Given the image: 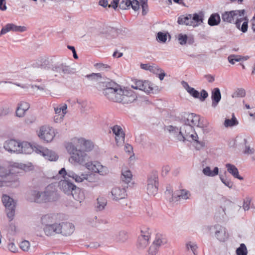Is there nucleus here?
<instances>
[{"label": "nucleus", "mask_w": 255, "mask_h": 255, "mask_svg": "<svg viewBox=\"0 0 255 255\" xmlns=\"http://www.w3.org/2000/svg\"><path fill=\"white\" fill-rule=\"evenodd\" d=\"M60 186L63 192L67 194H72L73 198L76 200H79V198L75 196V194L79 189L76 190V186L73 183L69 182L67 180H61L60 182Z\"/></svg>", "instance_id": "nucleus-19"}, {"label": "nucleus", "mask_w": 255, "mask_h": 255, "mask_svg": "<svg viewBox=\"0 0 255 255\" xmlns=\"http://www.w3.org/2000/svg\"><path fill=\"white\" fill-rule=\"evenodd\" d=\"M89 80L93 82H100L102 79V75L100 73H92L86 76Z\"/></svg>", "instance_id": "nucleus-43"}, {"label": "nucleus", "mask_w": 255, "mask_h": 255, "mask_svg": "<svg viewBox=\"0 0 255 255\" xmlns=\"http://www.w3.org/2000/svg\"><path fill=\"white\" fill-rule=\"evenodd\" d=\"M58 234L68 236L72 235L75 231V226L73 224H61L58 225Z\"/></svg>", "instance_id": "nucleus-26"}, {"label": "nucleus", "mask_w": 255, "mask_h": 255, "mask_svg": "<svg viewBox=\"0 0 255 255\" xmlns=\"http://www.w3.org/2000/svg\"><path fill=\"white\" fill-rule=\"evenodd\" d=\"M146 191L149 195H155L158 189V176L156 173L150 174L147 180Z\"/></svg>", "instance_id": "nucleus-12"}, {"label": "nucleus", "mask_w": 255, "mask_h": 255, "mask_svg": "<svg viewBox=\"0 0 255 255\" xmlns=\"http://www.w3.org/2000/svg\"><path fill=\"white\" fill-rule=\"evenodd\" d=\"M46 195V201L48 202H52L57 201L59 198V195L53 186L51 185L48 186L45 190Z\"/></svg>", "instance_id": "nucleus-25"}, {"label": "nucleus", "mask_w": 255, "mask_h": 255, "mask_svg": "<svg viewBox=\"0 0 255 255\" xmlns=\"http://www.w3.org/2000/svg\"><path fill=\"white\" fill-rule=\"evenodd\" d=\"M7 216L9 218V221H11L14 216L15 208H6Z\"/></svg>", "instance_id": "nucleus-51"}, {"label": "nucleus", "mask_w": 255, "mask_h": 255, "mask_svg": "<svg viewBox=\"0 0 255 255\" xmlns=\"http://www.w3.org/2000/svg\"><path fill=\"white\" fill-rule=\"evenodd\" d=\"M128 239V235L125 232H121L119 234V240L121 242H125Z\"/></svg>", "instance_id": "nucleus-56"}, {"label": "nucleus", "mask_w": 255, "mask_h": 255, "mask_svg": "<svg viewBox=\"0 0 255 255\" xmlns=\"http://www.w3.org/2000/svg\"><path fill=\"white\" fill-rule=\"evenodd\" d=\"M38 145L32 146L30 143L26 141H20L18 154H30L32 152H35V149Z\"/></svg>", "instance_id": "nucleus-23"}, {"label": "nucleus", "mask_w": 255, "mask_h": 255, "mask_svg": "<svg viewBox=\"0 0 255 255\" xmlns=\"http://www.w3.org/2000/svg\"><path fill=\"white\" fill-rule=\"evenodd\" d=\"M2 201L5 208H15V203L13 199L7 195H3Z\"/></svg>", "instance_id": "nucleus-36"}, {"label": "nucleus", "mask_w": 255, "mask_h": 255, "mask_svg": "<svg viewBox=\"0 0 255 255\" xmlns=\"http://www.w3.org/2000/svg\"><path fill=\"white\" fill-rule=\"evenodd\" d=\"M251 200L249 198H246L244 201L243 209L244 211H248L250 208Z\"/></svg>", "instance_id": "nucleus-60"}, {"label": "nucleus", "mask_w": 255, "mask_h": 255, "mask_svg": "<svg viewBox=\"0 0 255 255\" xmlns=\"http://www.w3.org/2000/svg\"><path fill=\"white\" fill-rule=\"evenodd\" d=\"M34 197V202L38 203H47L46 195H45V191L43 192H39L38 191H34L33 193Z\"/></svg>", "instance_id": "nucleus-35"}, {"label": "nucleus", "mask_w": 255, "mask_h": 255, "mask_svg": "<svg viewBox=\"0 0 255 255\" xmlns=\"http://www.w3.org/2000/svg\"><path fill=\"white\" fill-rule=\"evenodd\" d=\"M20 248L24 252H28L30 249V243L27 240H23L20 243Z\"/></svg>", "instance_id": "nucleus-46"}, {"label": "nucleus", "mask_w": 255, "mask_h": 255, "mask_svg": "<svg viewBox=\"0 0 255 255\" xmlns=\"http://www.w3.org/2000/svg\"><path fill=\"white\" fill-rule=\"evenodd\" d=\"M106 88L103 90L104 95L109 100L123 104H128L133 102L136 96L133 91L113 82L107 84Z\"/></svg>", "instance_id": "nucleus-3"}, {"label": "nucleus", "mask_w": 255, "mask_h": 255, "mask_svg": "<svg viewBox=\"0 0 255 255\" xmlns=\"http://www.w3.org/2000/svg\"><path fill=\"white\" fill-rule=\"evenodd\" d=\"M130 6H131L134 10L136 11L139 9V1L137 0H133L131 1V4H130Z\"/></svg>", "instance_id": "nucleus-59"}, {"label": "nucleus", "mask_w": 255, "mask_h": 255, "mask_svg": "<svg viewBox=\"0 0 255 255\" xmlns=\"http://www.w3.org/2000/svg\"><path fill=\"white\" fill-rule=\"evenodd\" d=\"M99 167H97L96 173H98L100 175L105 176L107 175L109 170L107 167L103 165L100 162L98 163Z\"/></svg>", "instance_id": "nucleus-42"}, {"label": "nucleus", "mask_w": 255, "mask_h": 255, "mask_svg": "<svg viewBox=\"0 0 255 255\" xmlns=\"http://www.w3.org/2000/svg\"><path fill=\"white\" fill-rule=\"evenodd\" d=\"M198 249V245L194 241H188L185 244V251L189 253H192L193 255H197Z\"/></svg>", "instance_id": "nucleus-30"}, {"label": "nucleus", "mask_w": 255, "mask_h": 255, "mask_svg": "<svg viewBox=\"0 0 255 255\" xmlns=\"http://www.w3.org/2000/svg\"><path fill=\"white\" fill-rule=\"evenodd\" d=\"M228 172L230 173L234 177L239 180H243V177L239 175L238 168L233 164L227 163L226 164Z\"/></svg>", "instance_id": "nucleus-32"}, {"label": "nucleus", "mask_w": 255, "mask_h": 255, "mask_svg": "<svg viewBox=\"0 0 255 255\" xmlns=\"http://www.w3.org/2000/svg\"><path fill=\"white\" fill-rule=\"evenodd\" d=\"M35 153L49 161H56L58 158V156L54 151L41 145H37L35 149Z\"/></svg>", "instance_id": "nucleus-17"}, {"label": "nucleus", "mask_w": 255, "mask_h": 255, "mask_svg": "<svg viewBox=\"0 0 255 255\" xmlns=\"http://www.w3.org/2000/svg\"><path fill=\"white\" fill-rule=\"evenodd\" d=\"M55 115L53 117V122L55 124H61L67 113V105L65 103L52 104Z\"/></svg>", "instance_id": "nucleus-9"}, {"label": "nucleus", "mask_w": 255, "mask_h": 255, "mask_svg": "<svg viewBox=\"0 0 255 255\" xmlns=\"http://www.w3.org/2000/svg\"><path fill=\"white\" fill-rule=\"evenodd\" d=\"M112 131L114 135L116 145L122 146L124 145L125 140V133L122 128L118 125H115L111 128Z\"/></svg>", "instance_id": "nucleus-18"}, {"label": "nucleus", "mask_w": 255, "mask_h": 255, "mask_svg": "<svg viewBox=\"0 0 255 255\" xmlns=\"http://www.w3.org/2000/svg\"><path fill=\"white\" fill-rule=\"evenodd\" d=\"M246 91L243 88L237 89L232 94L233 98H243L246 96Z\"/></svg>", "instance_id": "nucleus-44"}, {"label": "nucleus", "mask_w": 255, "mask_h": 255, "mask_svg": "<svg viewBox=\"0 0 255 255\" xmlns=\"http://www.w3.org/2000/svg\"><path fill=\"white\" fill-rule=\"evenodd\" d=\"M221 21L220 16L218 13L212 14L208 19V23L210 26L218 25Z\"/></svg>", "instance_id": "nucleus-37"}, {"label": "nucleus", "mask_w": 255, "mask_h": 255, "mask_svg": "<svg viewBox=\"0 0 255 255\" xmlns=\"http://www.w3.org/2000/svg\"><path fill=\"white\" fill-rule=\"evenodd\" d=\"M58 133L56 129L53 127L45 125L41 126L37 132L38 136L42 140L46 142L52 141Z\"/></svg>", "instance_id": "nucleus-7"}, {"label": "nucleus", "mask_w": 255, "mask_h": 255, "mask_svg": "<svg viewBox=\"0 0 255 255\" xmlns=\"http://www.w3.org/2000/svg\"><path fill=\"white\" fill-rule=\"evenodd\" d=\"M208 228L210 234L220 242H225L227 239L226 229L221 224H211Z\"/></svg>", "instance_id": "nucleus-10"}, {"label": "nucleus", "mask_w": 255, "mask_h": 255, "mask_svg": "<svg viewBox=\"0 0 255 255\" xmlns=\"http://www.w3.org/2000/svg\"><path fill=\"white\" fill-rule=\"evenodd\" d=\"M239 124V122L236 118L234 114H232L231 119H226L224 125L226 128L232 127L237 126Z\"/></svg>", "instance_id": "nucleus-39"}, {"label": "nucleus", "mask_w": 255, "mask_h": 255, "mask_svg": "<svg viewBox=\"0 0 255 255\" xmlns=\"http://www.w3.org/2000/svg\"><path fill=\"white\" fill-rule=\"evenodd\" d=\"M153 234V230L144 226L140 228L138 237L137 247L140 250L145 249L149 244V239Z\"/></svg>", "instance_id": "nucleus-8"}, {"label": "nucleus", "mask_w": 255, "mask_h": 255, "mask_svg": "<svg viewBox=\"0 0 255 255\" xmlns=\"http://www.w3.org/2000/svg\"><path fill=\"white\" fill-rule=\"evenodd\" d=\"M157 39L159 41L164 43L167 40V34L162 32H159L157 33Z\"/></svg>", "instance_id": "nucleus-54"}, {"label": "nucleus", "mask_w": 255, "mask_h": 255, "mask_svg": "<svg viewBox=\"0 0 255 255\" xmlns=\"http://www.w3.org/2000/svg\"><path fill=\"white\" fill-rule=\"evenodd\" d=\"M228 59L229 62L231 64H234L235 62H239V61H241L242 59H243L244 58L240 56L232 55H230L228 57Z\"/></svg>", "instance_id": "nucleus-47"}, {"label": "nucleus", "mask_w": 255, "mask_h": 255, "mask_svg": "<svg viewBox=\"0 0 255 255\" xmlns=\"http://www.w3.org/2000/svg\"><path fill=\"white\" fill-rule=\"evenodd\" d=\"M94 67L100 71L107 70L110 69V66L102 63H97L94 64Z\"/></svg>", "instance_id": "nucleus-49"}, {"label": "nucleus", "mask_w": 255, "mask_h": 255, "mask_svg": "<svg viewBox=\"0 0 255 255\" xmlns=\"http://www.w3.org/2000/svg\"><path fill=\"white\" fill-rule=\"evenodd\" d=\"M208 126V123L206 120L192 113L187 115L185 118V123L179 128L170 125L167 126L165 129L175 140L182 142L189 141L193 144L196 150H200L205 146V142L199 140L198 135L193 126L201 128L204 133H207L209 131Z\"/></svg>", "instance_id": "nucleus-1"}, {"label": "nucleus", "mask_w": 255, "mask_h": 255, "mask_svg": "<svg viewBox=\"0 0 255 255\" xmlns=\"http://www.w3.org/2000/svg\"><path fill=\"white\" fill-rule=\"evenodd\" d=\"M165 195L170 202H174L175 200H178V199L188 200L190 198L191 196L190 191L186 189L178 190L175 196L173 195L172 190L170 189L166 190Z\"/></svg>", "instance_id": "nucleus-13"}, {"label": "nucleus", "mask_w": 255, "mask_h": 255, "mask_svg": "<svg viewBox=\"0 0 255 255\" xmlns=\"http://www.w3.org/2000/svg\"><path fill=\"white\" fill-rule=\"evenodd\" d=\"M211 98L212 100V106L215 108L221 99V95L219 88H216L213 89L212 92Z\"/></svg>", "instance_id": "nucleus-31"}, {"label": "nucleus", "mask_w": 255, "mask_h": 255, "mask_svg": "<svg viewBox=\"0 0 255 255\" xmlns=\"http://www.w3.org/2000/svg\"><path fill=\"white\" fill-rule=\"evenodd\" d=\"M58 225L61 224H40L36 227V233L39 236H47L58 234Z\"/></svg>", "instance_id": "nucleus-11"}, {"label": "nucleus", "mask_w": 255, "mask_h": 255, "mask_svg": "<svg viewBox=\"0 0 255 255\" xmlns=\"http://www.w3.org/2000/svg\"><path fill=\"white\" fill-rule=\"evenodd\" d=\"M32 169V165L15 162L11 161H3L0 162V177L2 179L0 186L15 187L19 184V176L22 171H28Z\"/></svg>", "instance_id": "nucleus-2"}, {"label": "nucleus", "mask_w": 255, "mask_h": 255, "mask_svg": "<svg viewBox=\"0 0 255 255\" xmlns=\"http://www.w3.org/2000/svg\"><path fill=\"white\" fill-rule=\"evenodd\" d=\"M64 216L61 214H47L41 217L40 221L42 223L58 222L63 219Z\"/></svg>", "instance_id": "nucleus-24"}, {"label": "nucleus", "mask_w": 255, "mask_h": 255, "mask_svg": "<svg viewBox=\"0 0 255 255\" xmlns=\"http://www.w3.org/2000/svg\"><path fill=\"white\" fill-rule=\"evenodd\" d=\"M58 174L64 178H66L65 176L67 175L68 177L73 179L76 182H82L85 180L90 181V178L92 177V174L88 175L82 173L80 175H78L71 170L67 172L65 168H62L59 170Z\"/></svg>", "instance_id": "nucleus-15"}, {"label": "nucleus", "mask_w": 255, "mask_h": 255, "mask_svg": "<svg viewBox=\"0 0 255 255\" xmlns=\"http://www.w3.org/2000/svg\"><path fill=\"white\" fill-rule=\"evenodd\" d=\"M8 249L10 252L13 253H15L17 251L16 246L13 243H10L8 245Z\"/></svg>", "instance_id": "nucleus-64"}, {"label": "nucleus", "mask_w": 255, "mask_h": 255, "mask_svg": "<svg viewBox=\"0 0 255 255\" xmlns=\"http://www.w3.org/2000/svg\"><path fill=\"white\" fill-rule=\"evenodd\" d=\"M152 236H154L152 243L153 245L160 247L161 246L165 245L167 243V239L160 233H157L153 231V234Z\"/></svg>", "instance_id": "nucleus-28"}, {"label": "nucleus", "mask_w": 255, "mask_h": 255, "mask_svg": "<svg viewBox=\"0 0 255 255\" xmlns=\"http://www.w3.org/2000/svg\"><path fill=\"white\" fill-rule=\"evenodd\" d=\"M124 150L126 152L129 154L130 157H131V155L133 154L132 146L128 143L125 144Z\"/></svg>", "instance_id": "nucleus-55"}, {"label": "nucleus", "mask_w": 255, "mask_h": 255, "mask_svg": "<svg viewBox=\"0 0 255 255\" xmlns=\"http://www.w3.org/2000/svg\"><path fill=\"white\" fill-rule=\"evenodd\" d=\"M73 143L79 148H83L85 152L91 151L94 148V144L92 141L82 137H75L71 139Z\"/></svg>", "instance_id": "nucleus-16"}, {"label": "nucleus", "mask_w": 255, "mask_h": 255, "mask_svg": "<svg viewBox=\"0 0 255 255\" xmlns=\"http://www.w3.org/2000/svg\"><path fill=\"white\" fill-rule=\"evenodd\" d=\"M237 255H247L248 250L244 244H241L239 248L236 250Z\"/></svg>", "instance_id": "nucleus-45"}, {"label": "nucleus", "mask_w": 255, "mask_h": 255, "mask_svg": "<svg viewBox=\"0 0 255 255\" xmlns=\"http://www.w3.org/2000/svg\"><path fill=\"white\" fill-rule=\"evenodd\" d=\"M219 169L218 167H215L213 170L210 166H207L202 169L203 174L207 177H213L218 175Z\"/></svg>", "instance_id": "nucleus-33"}, {"label": "nucleus", "mask_w": 255, "mask_h": 255, "mask_svg": "<svg viewBox=\"0 0 255 255\" xmlns=\"http://www.w3.org/2000/svg\"><path fill=\"white\" fill-rule=\"evenodd\" d=\"M130 0H122L120 3L119 6L122 9H127L130 6Z\"/></svg>", "instance_id": "nucleus-50"}, {"label": "nucleus", "mask_w": 255, "mask_h": 255, "mask_svg": "<svg viewBox=\"0 0 255 255\" xmlns=\"http://www.w3.org/2000/svg\"><path fill=\"white\" fill-rule=\"evenodd\" d=\"M99 162L97 161H89L85 164L84 166L89 171L96 173L97 167H99Z\"/></svg>", "instance_id": "nucleus-40"}, {"label": "nucleus", "mask_w": 255, "mask_h": 255, "mask_svg": "<svg viewBox=\"0 0 255 255\" xmlns=\"http://www.w3.org/2000/svg\"><path fill=\"white\" fill-rule=\"evenodd\" d=\"M208 96V94L207 91L205 90H202L200 93V98L199 99H200L201 101H204Z\"/></svg>", "instance_id": "nucleus-61"}, {"label": "nucleus", "mask_w": 255, "mask_h": 255, "mask_svg": "<svg viewBox=\"0 0 255 255\" xmlns=\"http://www.w3.org/2000/svg\"><path fill=\"white\" fill-rule=\"evenodd\" d=\"M220 179L221 181H222V182L225 186H227L228 187H229L230 189L232 188L234 184L232 181H231L230 180L228 179H225V178H223L222 176H220Z\"/></svg>", "instance_id": "nucleus-53"}, {"label": "nucleus", "mask_w": 255, "mask_h": 255, "mask_svg": "<svg viewBox=\"0 0 255 255\" xmlns=\"http://www.w3.org/2000/svg\"><path fill=\"white\" fill-rule=\"evenodd\" d=\"M65 147L70 155L69 161L71 163L85 165L86 160L89 158L86 152L81 149H78V147L73 143L71 140L65 143Z\"/></svg>", "instance_id": "nucleus-5"}, {"label": "nucleus", "mask_w": 255, "mask_h": 255, "mask_svg": "<svg viewBox=\"0 0 255 255\" xmlns=\"http://www.w3.org/2000/svg\"><path fill=\"white\" fill-rule=\"evenodd\" d=\"M131 87L133 89L144 91L147 94L153 93L152 84L148 81L133 79L131 81Z\"/></svg>", "instance_id": "nucleus-14"}, {"label": "nucleus", "mask_w": 255, "mask_h": 255, "mask_svg": "<svg viewBox=\"0 0 255 255\" xmlns=\"http://www.w3.org/2000/svg\"><path fill=\"white\" fill-rule=\"evenodd\" d=\"M182 85L187 92L193 97L195 98H200V93L194 88L190 87L186 82H182Z\"/></svg>", "instance_id": "nucleus-34"}, {"label": "nucleus", "mask_w": 255, "mask_h": 255, "mask_svg": "<svg viewBox=\"0 0 255 255\" xmlns=\"http://www.w3.org/2000/svg\"><path fill=\"white\" fill-rule=\"evenodd\" d=\"M160 69L157 65L155 64L150 65L149 71L154 74H157Z\"/></svg>", "instance_id": "nucleus-57"}, {"label": "nucleus", "mask_w": 255, "mask_h": 255, "mask_svg": "<svg viewBox=\"0 0 255 255\" xmlns=\"http://www.w3.org/2000/svg\"><path fill=\"white\" fill-rule=\"evenodd\" d=\"M177 38L179 43L181 45H183L186 44L188 39V36L186 34L180 33L178 34Z\"/></svg>", "instance_id": "nucleus-48"}, {"label": "nucleus", "mask_w": 255, "mask_h": 255, "mask_svg": "<svg viewBox=\"0 0 255 255\" xmlns=\"http://www.w3.org/2000/svg\"><path fill=\"white\" fill-rule=\"evenodd\" d=\"M20 144L19 140L10 139L6 140L3 143V147L9 153L18 154Z\"/></svg>", "instance_id": "nucleus-21"}, {"label": "nucleus", "mask_w": 255, "mask_h": 255, "mask_svg": "<svg viewBox=\"0 0 255 255\" xmlns=\"http://www.w3.org/2000/svg\"><path fill=\"white\" fill-rule=\"evenodd\" d=\"M255 152V149L253 148H251V147L246 145L245 146V149L244 151V153L245 154H254Z\"/></svg>", "instance_id": "nucleus-62"}, {"label": "nucleus", "mask_w": 255, "mask_h": 255, "mask_svg": "<svg viewBox=\"0 0 255 255\" xmlns=\"http://www.w3.org/2000/svg\"><path fill=\"white\" fill-rule=\"evenodd\" d=\"M159 247L156 246L153 244L150 246L148 250L149 255H155L158 252Z\"/></svg>", "instance_id": "nucleus-52"}, {"label": "nucleus", "mask_w": 255, "mask_h": 255, "mask_svg": "<svg viewBox=\"0 0 255 255\" xmlns=\"http://www.w3.org/2000/svg\"><path fill=\"white\" fill-rule=\"evenodd\" d=\"M53 69L57 72L64 74H69L74 73V69L71 68L70 66L62 63L56 65L53 67Z\"/></svg>", "instance_id": "nucleus-29"}, {"label": "nucleus", "mask_w": 255, "mask_h": 255, "mask_svg": "<svg viewBox=\"0 0 255 255\" xmlns=\"http://www.w3.org/2000/svg\"><path fill=\"white\" fill-rule=\"evenodd\" d=\"M30 108V104L25 101H20L17 104L15 110V116L18 118H23Z\"/></svg>", "instance_id": "nucleus-22"}, {"label": "nucleus", "mask_w": 255, "mask_h": 255, "mask_svg": "<svg viewBox=\"0 0 255 255\" xmlns=\"http://www.w3.org/2000/svg\"><path fill=\"white\" fill-rule=\"evenodd\" d=\"M110 197L114 201L125 199L127 197L126 188L119 186L113 187L110 192Z\"/></svg>", "instance_id": "nucleus-20"}, {"label": "nucleus", "mask_w": 255, "mask_h": 255, "mask_svg": "<svg viewBox=\"0 0 255 255\" xmlns=\"http://www.w3.org/2000/svg\"><path fill=\"white\" fill-rule=\"evenodd\" d=\"M204 20L202 12L182 15L178 17L177 22L179 24L191 26L193 27L200 25Z\"/></svg>", "instance_id": "nucleus-6"}, {"label": "nucleus", "mask_w": 255, "mask_h": 255, "mask_svg": "<svg viewBox=\"0 0 255 255\" xmlns=\"http://www.w3.org/2000/svg\"><path fill=\"white\" fill-rule=\"evenodd\" d=\"M222 19L225 22L234 23L236 27L243 33L248 30L249 20L244 9L225 11L222 14Z\"/></svg>", "instance_id": "nucleus-4"}, {"label": "nucleus", "mask_w": 255, "mask_h": 255, "mask_svg": "<svg viewBox=\"0 0 255 255\" xmlns=\"http://www.w3.org/2000/svg\"><path fill=\"white\" fill-rule=\"evenodd\" d=\"M97 209L99 211L103 210L107 205V200L104 197L100 196L97 198Z\"/></svg>", "instance_id": "nucleus-41"}, {"label": "nucleus", "mask_w": 255, "mask_h": 255, "mask_svg": "<svg viewBox=\"0 0 255 255\" xmlns=\"http://www.w3.org/2000/svg\"><path fill=\"white\" fill-rule=\"evenodd\" d=\"M1 230L6 236L14 235L18 231L15 224H1Z\"/></svg>", "instance_id": "nucleus-27"}, {"label": "nucleus", "mask_w": 255, "mask_h": 255, "mask_svg": "<svg viewBox=\"0 0 255 255\" xmlns=\"http://www.w3.org/2000/svg\"><path fill=\"white\" fill-rule=\"evenodd\" d=\"M132 178V173L129 169H123L122 172V179L123 181L126 183H128L131 181Z\"/></svg>", "instance_id": "nucleus-38"}, {"label": "nucleus", "mask_w": 255, "mask_h": 255, "mask_svg": "<svg viewBox=\"0 0 255 255\" xmlns=\"http://www.w3.org/2000/svg\"><path fill=\"white\" fill-rule=\"evenodd\" d=\"M10 23L6 24L4 26H3L1 29L0 32V36L1 35L5 34V33L10 31Z\"/></svg>", "instance_id": "nucleus-58"}, {"label": "nucleus", "mask_w": 255, "mask_h": 255, "mask_svg": "<svg viewBox=\"0 0 255 255\" xmlns=\"http://www.w3.org/2000/svg\"><path fill=\"white\" fill-rule=\"evenodd\" d=\"M141 7L142 8V14H146L148 9L147 1L141 2Z\"/></svg>", "instance_id": "nucleus-63"}]
</instances>
